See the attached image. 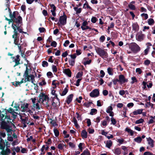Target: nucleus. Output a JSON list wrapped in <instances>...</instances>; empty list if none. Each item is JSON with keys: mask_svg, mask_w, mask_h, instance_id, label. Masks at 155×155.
Returning <instances> with one entry per match:
<instances>
[{"mask_svg": "<svg viewBox=\"0 0 155 155\" xmlns=\"http://www.w3.org/2000/svg\"><path fill=\"white\" fill-rule=\"evenodd\" d=\"M38 29L40 33H43L46 31L45 29L43 27H40Z\"/></svg>", "mask_w": 155, "mask_h": 155, "instance_id": "obj_56", "label": "nucleus"}, {"mask_svg": "<svg viewBox=\"0 0 155 155\" xmlns=\"http://www.w3.org/2000/svg\"><path fill=\"white\" fill-rule=\"evenodd\" d=\"M69 62L70 65L73 66L75 64V60L73 59L69 60Z\"/></svg>", "mask_w": 155, "mask_h": 155, "instance_id": "obj_41", "label": "nucleus"}, {"mask_svg": "<svg viewBox=\"0 0 155 155\" xmlns=\"http://www.w3.org/2000/svg\"><path fill=\"white\" fill-rule=\"evenodd\" d=\"M5 114H6L5 116V117L4 118H3V119L5 120V121L6 122H7V124L8 125H9L8 124L9 123H11L12 124H13V125L15 127L14 124H13L12 123V122L11 121L12 120L10 118V117L9 116L7 115V114L6 113H5Z\"/></svg>", "mask_w": 155, "mask_h": 155, "instance_id": "obj_12", "label": "nucleus"}, {"mask_svg": "<svg viewBox=\"0 0 155 155\" xmlns=\"http://www.w3.org/2000/svg\"><path fill=\"white\" fill-rule=\"evenodd\" d=\"M111 124H112L113 125H114L116 123V120L113 117H112L111 118Z\"/></svg>", "mask_w": 155, "mask_h": 155, "instance_id": "obj_50", "label": "nucleus"}, {"mask_svg": "<svg viewBox=\"0 0 155 155\" xmlns=\"http://www.w3.org/2000/svg\"><path fill=\"white\" fill-rule=\"evenodd\" d=\"M87 133L85 130H83L81 133V136L83 138H86L87 137Z\"/></svg>", "mask_w": 155, "mask_h": 155, "instance_id": "obj_20", "label": "nucleus"}, {"mask_svg": "<svg viewBox=\"0 0 155 155\" xmlns=\"http://www.w3.org/2000/svg\"><path fill=\"white\" fill-rule=\"evenodd\" d=\"M42 65L43 67H48V64L47 61H44L42 62Z\"/></svg>", "mask_w": 155, "mask_h": 155, "instance_id": "obj_44", "label": "nucleus"}, {"mask_svg": "<svg viewBox=\"0 0 155 155\" xmlns=\"http://www.w3.org/2000/svg\"><path fill=\"white\" fill-rule=\"evenodd\" d=\"M52 106L54 107V108H56L57 106H58V103H55L54 101L53 100H52Z\"/></svg>", "mask_w": 155, "mask_h": 155, "instance_id": "obj_54", "label": "nucleus"}, {"mask_svg": "<svg viewBox=\"0 0 155 155\" xmlns=\"http://www.w3.org/2000/svg\"><path fill=\"white\" fill-rule=\"evenodd\" d=\"M5 147V143H0V149L2 150H4Z\"/></svg>", "mask_w": 155, "mask_h": 155, "instance_id": "obj_35", "label": "nucleus"}, {"mask_svg": "<svg viewBox=\"0 0 155 155\" xmlns=\"http://www.w3.org/2000/svg\"><path fill=\"white\" fill-rule=\"evenodd\" d=\"M39 102H41L44 106L47 107H49L50 106V105L48 103L49 101V97L48 96L43 93H41L39 95Z\"/></svg>", "mask_w": 155, "mask_h": 155, "instance_id": "obj_2", "label": "nucleus"}, {"mask_svg": "<svg viewBox=\"0 0 155 155\" xmlns=\"http://www.w3.org/2000/svg\"><path fill=\"white\" fill-rule=\"evenodd\" d=\"M130 50L134 54H136L140 50V48L136 43L134 42L129 46Z\"/></svg>", "mask_w": 155, "mask_h": 155, "instance_id": "obj_4", "label": "nucleus"}, {"mask_svg": "<svg viewBox=\"0 0 155 155\" xmlns=\"http://www.w3.org/2000/svg\"><path fill=\"white\" fill-rule=\"evenodd\" d=\"M95 49L97 54L104 59L105 60L108 57L107 52L104 49L97 47H95Z\"/></svg>", "mask_w": 155, "mask_h": 155, "instance_id": "obj_3", "label": "nucleus"}, {"mask_svg": "<svg viewBox=\"0 0 155 155\" xmlns=\"http://www.w3.org/2000/svg\"><path fill=\"white\" fill-rule=\"evenodd\" d=\"M39 85L40 86H42L45 85L46 84V83L45 82V79L43 78L41 82H40L39 83Z\"/></svg>", "mask_w": 155, "mask_h": 155, "instance_id": "obj_47", "label": "nucleus"}, {"mask_svg": "<svg viewBox=\"0 0 155 155\" xmlns=\"http://www.w3.org/2000/svg\"><path fill=\"white\" fill-rule=\"evenodd\" d=\"M150 63V60L147 59L146 60L144 63V64L146 65H149Z\"/></svg>", "mask_w": 155, "mask_h": 155, "instance_id": "obj_64", "label": "nucleus"}, {"mask_svg": "<svg viewBox=\"0 0 155 155\" xmlns=\"http://www.w3.org/2000/svg\"><path fill=\"white\" fill-rule=\"evenodd\" d=\"M87 153H89V150L87 149L84 151L81 155H87Z\"/></svg>", "mask_w": 155, "mask_h": 155, "instance_id": "obj_58", "label": "nucleus"}, {"mask_svg": "<svg viewBox=\"0 0 155 155\" xmlns=\"http://www.w3.org/2000/svg\"><path fill=\"white\" fill-rule=\"evenodd\" d=\"M83 75V72L82 71L79 72L78 73L76 76V78H81Z\"/></svg>", "mask_w": 155, "mask_h": 155, "instance_id": "obj_34", "label": "nucleus"}, {"mask_svg": "<svg viewBox=\"0 0 155 155\" xmlns=\"http://www.w3.org/2000/svg\"><path fill=\"white\" fill-rule=\"evenodd\" d=\"M12 131H11V134H12ZM8 134H7V135L8 136H10L9 137H8V140L9 141H13V137L11 136V134H9V133L10 132H9V133H8Z\"/></svg>", "mask_w": 155, "mask_h": 155, "instance_id": "obj_39", "label": "nucleus"}, {"mask_svg": "<svg viewBox=\"0 0 155 155\" xmlns=\"http://www.w3.org/2000/svg\"><path fill=\"white\" fill-rule=\"evenodd\" d=\"M5 110H6V112L7 111L8 112V113H10V114H12V113H15V114H18V113H16V112H15L14 111V110L11 107H10L8 110H6V109H5Z\"/></svg>", "mask_w": 155, "mask_h": 155, "instance_id": "obj_28", "label": "nucleus"}, {"mask_svg": "<svg viewBox=\"0 0 155 155\" xmlns=\"http://www.w3.org/2000/svg\"><path fill=\"white\" fill-rule=\"evenodd\" d=\"M105 39V37L104 35H102L99 38V41L100 42H103L104 41Z\"/></svg>", "mask_w": 155, "mask_h": 155, "instance_id": "obj_48", "label": "nucleus"}, {"mask_svg": "<svg viewBox=\"0 0 155 155\" xmlns=\"http://www.w3.org/2000/svg\"><path fill=\"white\" fill-rule=\"evenodd\" d=\"M72 122H73L74 123V124L75 126L77 128H78L79 127V126L78 123L75 117H73V119H72Z\"/></svg>", "mask_w": 155, "mask_h": 155, "instance_id": "obj_26", "label": "nucleus"}, {"mask_svg": "<svg viewBox=\"0 0 155 155\" xmlns=\"http://www.w3.org/2000/svg\"><path fill=\"white\" fill-rule=\"evenodd\" d=\"M112 142L110 140H108L106 141V147L110 149L112 145Z\"/></svg>", "mask_w": 155, "mask_h": 155, "instance_id": "obj_21", "label": "nucleus"}, {"mask_svg": "<svg viewBox=\"0 0 155 155\" xmlns=\"http://www.w3.org/2000/svg\"><path fill=\"white\" fill-rule=\"evenodd\" d=\"M63 72L69 77H71V72L69 68L64 70Z\"/></svg>", "mask_w": 155, "mask_h": 155, "instance_id": "obj_17", "label": "nucleus"}, {"mask_svg": "<svg viewBox=\"0 0 155 155\" xmlns=\"http://www.w3.org/2000/svg\"><path fill=\"white\" fill-rule=\"evenodd\" d=\"M21 25L17 26V27H15L16 28V30L18 31L19 33H22V29L21 28Z\"/></svg>", "mask_w": 155, "mask_h": 155, "instance_id": "obj_45", "label": "nucleus"}, {"mask_svg": "<svg viewBox=\"0 0 155 155\" xmlns=\"http://www.w3.org/2000/svg\"><path fill=\"white\" fill-rule=\"evenodd\" d=\"M132 81L131 82V84H133L135 82H137V80L136 78L135 77H132L131 78Z\"/></svg>", "mask_w": 155, "mask_h": 155, "instance_id": "obj_43", "label": "nucleus"}, {"mask_svg": "<svg viewBox=\"0 0 155 155\" xmlns=\"http://www.w3.org/2000/svg\"><path fill=\"white\" fill-rule=\"evenodd\" d=\"M141 17H144V20H146L148 18V15L146 13H142L141 14Z\"/></svg>", "mask_w": 155, "mask_h": 155, "instance_id": "obj_49", "label": "nucleus"}, {"mask_svg": "<svg viewBox=\"0 0 155 155\" xmlns=\"http://www.w3.org/2000/svg\"><path fill=\"white\" fill-rule=\"evenodd\" d=\"M28 106L29 104L28 103H26L25 104H22L21 106V108L22 109L21 111L25 112L28 111Z\"/></svg>", "mask_w": 155, "mask_h": 155, "instance_id": "obj_16", "label": "nucleus"}, {"mask_svg": "<svg viewBox=\"0 0 155 155\" xmlns=\"http://www.w3.org/2000/svg\"><path fill=\"white\" fill-rule=\"evenodd\" d=\"M67 16L64 12L63 15L60 16L59 18V21L61 24L64 25L67 23Z\"/></svg>", "mask_w": 155, "mask_h": 155, "instance_id": "obj_7", "label": "nucleus"}, {"mask_svg": "<svg viewBox=\"0 0 155 155\" xmlns=\"http://www.w3.org/2000/svg\"><path fill=\"white\" fill-rule=\"evenodd\" d=\"M30 78H31V82L34 85H35V84L34 83V81H35V77L33 75H30Z\"/></svg>", "mask_w": 155, "mask_h": 155, "instance_id": "obj_38", "label": "nucleus"}, {"mask_svg": "<svg viewBox=\"0 0 155 155\" xmlns=\"http://www.w3.org/2000/svg\"><path fill=\"white\" fill-rule=\"evenodd\" d=\"M11 153V150L9 148L3 150L0 152V155H9Z\"/></svg>", "mask_w": 155, "mask_h": 155, "instance_id": "obj_13", "label": "nucleus"}, {"mask_svg": "<svg viewBox=\"0 0 155 155\" xmlns=\"http://www.w3.org/2000/svg\"><path fill=\"white\" fill-rule=\"evenodd\" d=\"M119 82L120 84H122L128 82V79H126L124 75L123 74H120L119 76Z\"/></svg>", "mask_w": 155, "mask_h": 155, "instance_id": "obj_8", "label": "nucleus"}, {"mask_svg": "<svg viewBox=\"0 0 155 155\" xmlns=\"http://www.w3.org/2000/svg\"><path fill=\"white\" fill-rule=\"evenodd\" d=\"M103 3L105 5H109L110 4L111 2L110 0H104Z\"/></svg>", "mask_w": 155, "mask_h": 155, "instance_id": "obj_46", "label": "nucleus"}, {"mask_svg": "<svg viewBox=\"0 0 155 155\" xmlns=\"http://www.w3.org/2000/svg\"><path fill=\"white\" fill-rule=\"evenodd\" d=\"M68 91V89L67 87L65 88L61 93H60V94L61 96L65 95Z\"/></svg>", "mask_w": 155, "mask_h": 155, "instance_id": "obj_27", "label": "nucleus"}, {"mask_svg": "<svg viewBox=\"0 0 155 155\" xmlns=\"http://www.w3.org/2000/svg\"><path fill=\"white\" fill-rule=\"evenodd\" d=\"M13 23H12V27L13 28V26L15 28L17 26L21 25L22 23V18L20 16H18L17 18H16L13 19Z\"/></svg>", "mask_w": 155, "mask_h": 155, "instance_id": "obj_5", "label": "nucleus"}, {"mask_svg": "<svg viewBox=\"0 0 155 155\" xmlns=\"http://www.w3.org/2000/svg\"><path fill=\"white\" fill-rule=\"evenodd\" d=\"M97 20V19L96 17H92L91 19V21L92 23H95L96 22Z\"/></svg>", "mask_w": 155, "mask_h": 155, "instance_id": "obj_53", "label": "nucleus"}, {"mask_svg": "<svg viewBox=\"0 0 155 155\" xmlns=\"http://www.w3.org/2000/svg\"><path fill=\"white\" fill-rule=\"evenodd\" d=\"M147 140L148 142V144L150 145L151 147L153 148L154 147V140L151 137H149L147 138Z\"/></svg>", "mask_w": 155, "mask_h": 155, "instance_id": "obj_19", "label": "nucleus"}, {"mask_svg": "<svg viewBox=\"0 0 155 155\" xmlns=\"http://www.w3.org/2000/svg\"><path fill=\"white\" fill-rule=\"evenodd\" d=\"M57 148L59 150H62L63 149V143H59V144L57 146Z\"/></svg>", "mask_w": 155, "mask_h": 155, "instance_id": "obj_51", "label": "nucleus"}, {"mask_svg": "<svg viewBox=\"0 0 155 155\" xmlns=\"http://www.w3.org/2000/svg\"><path fill=\"white\" fill-rule=\"evenodd\" d=\"M74 10L76 12V14H78L80 13L82 11V8H78V7L74 8Z\"/></svg>", "mask_w": 155, "mask_h": 155, "instance_id": "obj_24", "label": "nucleus"}, {"mask_svg": "<svg viewBox=\"0 0 155 155\" xmlns=\"http://www.w3.org/2000/svg\"><path fill=\"white\" fill-rule=\"evenodd\" d=\"M5 117V115L1 113V111L0 110V117L1 118V123L0 128L2 129L5 130L7 132L9 133L13 131L12 126L9 125L7 124V122L6 123L4 119H3V118Z\"/></svg>", "mask_w": 155, "mask_h": 155, "instance_id": "obj_1", "label": "nucleus"}, {"mask_svg": "<svg viewBox=\"0 0 155 155\" xmlns=\"http://www.w3.org/2000/svg\"><path fill=\"white\" fill-rule=\"evenodd\" d=\"M88 131L89 134H92L94 133V129H91V128H89L88 129Z\"/></svg>", "mask_w": 155, "mask_h": 155, "instance_id": "obj_59", "label": "nucleus"}, {"mask_svg": "<svg viewBox=\"0 0 155 155\" xmlns=\"http://www.w3.org/2000/svg\"><path fill=\"white\" fill-rule=\"evenodd\" d=\"M128 7L131 10H135L136 9V7L135 5L131 4H130L128 5Z\"/></svg>", "mask_w": 155, "mask_h": 155, "instance_id": "obj_37", "label": "nucleus"}, {"mask_svg": "<svg viewBox=\"0 0 155 155\" xmlns=\"http://www.w3.org/2000/svg\"><path fill=\"white\" fill-rule=\"evenodd\" d=\"M100 94L99 91L98 89H95L93 90L90 94V96L91 97H97L99 96Z\"/></svg>", "mask_w": 155, "mask_h": 155, "instance_id": "obj_9", "label": "nucleus"}, {"mask_svg": "<svg viewBox=\"0 0 155 155\" xmlns=\"http://www.w3.org/2000/svg\"><path fill=\"white\" fill-rule=\"evenodd\" d=\"M148 23L150 25H152L154 24V21L153 19L150 18L148 20Z\"/></svg>", "mask_w": 155, "mask_h": 155, "instance_id": "obj_29", "label": "nucleus"}, {"mask_svg": "<svg viewBox=\"0 0 155 155\" xmlns=\"http://www.w3.org/2000/svg\"><path fill=\"white\" fill-rule=\"evenodd\" d=\"M145 35L142 33L141 31L140 33H137L136 36L137 40L139 41H141L144 39Z\"/></svg>", "mask_w": 155, "mask_h": 155, "instance_id": "obj_10", "label": "nucleus"}, {"mask_svg": "<svg viewBox=\"0 0 155 155\" xmlns=\"http://www.w3.org/2000/svg\"><path fill=\"white\" fill-rule=\"evenodd\" d=\"M107 73L109 75H112L113 74V69L112 68L109 67L107 69Z\"/></svg>", "mask_w": 155, "mask_h": 155, "instance_id": "obj_25", "label": "nucleus"}, {"mask_svg": "<svg viewBox=\"0 0 155 155\" xmlns=\"http://www.w3.org/2000/svg\"><path fill=\"white\" fill-rule=\"evenodd\" d=\"M20 105L18 104H15V106L14 107V108H16L15 109V111H18L20 109L19 107Z\"/></svg>", "mask_w": 155, "mask_h": 155, "instance_id": "obj_60", "label": "nucleus"}, {"mask_svg": "<svg viewBox=\"0 0 155 155\" xmlns=\"http://www.w3.org/2000/svg\"><path fill=\"white\" fill-rule=\"evenodd\" d=\"M143 109H139L134 111L132 113L130 114V116L132 117H134L135 116L134 115L140 114L142 113Z\"/></svg>", "mask_w": 155, "mask_h": 155, "instance_id": "obj_11", "label": "nucleus"}, {"mask_svg": "<svg viewBox=\"0 0 155 155\" xmlns=\"http://www.w3.org/2000/svg\"><path fill=\"white\" fill-rule=\"evenodd\" d=\"M150 48L149 46H147V48L144 51V55H147L148 54Z\"/></svg>", "mask_w": 155, "mask_h": 155, "instance_id": "obj_33", "label": "nucleus"}, {"mask_svg": "<svg viewBox=\"0 0 155 155\" xmlns=\"http://www.w3.org/2000/svg\"><path fill=\"white\" fill-rule=\"evenodd\" d=\"M53 71L55 73L57 71V69L56 66L55 65H53L52 66Z\"/></svg>", "mask_w": 155, "mask_h": 155, "instance_id": "obj_55", "label": "nucleus"}, {"mask_svg": "<svg viewBox=\"0 0 155 155\" xmlns=\"http://www.w3.org/2000/svg\"><path fill=\"white\" fill-rule=\"evenodd\" d=\"M45 145H43L41 149V154L44 155L45 154Z\"/></svg>", "mask_w": 155, "mask_h": 155, "instance_id": "obj_40", "label": "nucleus"}, {"mask_svg": "<svg viewBox=\"0 0 155 155\" xmlns=\"http://www.w3.org/2000/svg\"><path fill=\"white\" fill-rule=\"evenodd\" d=\"M73 97V94H71L67 97L66 102L68 104H69L72 101Z\"/></svg>", "mask_w": 155, "mask_h": 155, "instance_id": "obj_18", "label": "nucleus"}, {"mask_svg": "<svg viewBox=\"0 0 155 155\" xmlns=\"http://www.w3.org/2000/svg\"><path fill=\"white\" fill-rule=\"evenodd\" d=\"M63 134L65 136L64 137V138H67L69 137V134H67V131L65 130H64L63 131Z\"/></svg>", "mask_w": 155, "mask_h": 155, "instance_id": "obj_57", "label": "nucleus"}, {"mask_svg": "<svg viewBox=\"0 0 155 155\" xmlns=\"http://www.w3.org/2000/svg\"><path fill=\"white\" fill-rule=\"evenodd\" d=\"M13 29H14L13 32L14 34L12 36V38L14 39L19 38V34L18 32L16 30V28L13 26Z\"/></svg>", "mask_w": 155, "mask_h": 155, "instance_id": "obj_14", "label": "nucleus"}, {"mask_svg": "<svg viewBox=\"0 0 155 155\" xmlns=\"http://www.w3.org/2000/svg\"><path fill=\"white\" fill-rule=\"evenodd\" d=\"M91 60L90 59L88 61H87L84 62L83 63V64L84 65H86L87 64H90L91 63Z\"/></svg>", "mask_w": 155, "mask_h": 155, "instance_id": "obj_52", "label": "nucleus"}, {"mask_svg": "<svg viewBox=\"0 0 155 155\" xmlns=\"http://www.w3.org/2000/svg\"><path fill=\"white\" fill-rule=\"evenodd\" d=\"M11 58H12L13 59L12 61L15 62V63L13 66L14 68L21 64L20 63L21 59L20 58V56L19 55H17L15 57H12Z\"/></svg>", "mask_w": 155, "mask_h": 155, "instance_id": "obj_6", "label": "nucleus"}, {"mask_svg": "<svg viewBox=\"0 0 155 155\" xmlns=\"http://www.w3.org/2000/svg\"><path fill=\"white\" fill-rule=\"evenodd\" d=\"M20 119L21 121V123L23 124L26 123L27 122V121L28 120V119L26 117H25V118H22V116L20 115Z\"/></svg>", "mask_w": 155, "mask_h": 155, "instance_id": "obj_36", "label": "nucleus"}, {"mask_svg": "<svg viewBox=\"0 0 155 155\" xmlns=\"http://www.w3.org/2000/svg\"><path fill=\"white\" fill-rule=\"evenodd\" d=\"M97 112V110L96 109L93 108L91 110V111L90 112V114L91 115H93L96 114Z\"/></svg>", "mask_w": 155, "mask_h": 155, "instance_id": "obj_31", "label": "nucleus"}, {"mask_svg": "<svg viewBox=\"0 0 155 155\" xmlns=\"http://www.w3.org/2000/svg\"><path fill=\"white\" fill-rule=\"evenodd\" d=\"M142 139L140 137H138L137 138L134 139L135 141L138 143H140L141 142Z\"/></svg>", "mask_w": 155, "mask_h": 155, "instance_id": "obj_30", "label": "nucleus"}, {"mask_svg": "<svg viewBox=\"0 0 155 155\" xmlns=\"http://www.w3.org/2000/svg\"><path fill=\"white\" fill-rule=\"evenodd\" d=\"M113 109L112 107L111 106H109L107 108L106 111L107 113H109L110 111H112Z\"/></svg>", "mask_w": 155, "mask_h": 155, "instance_id": "obj_62", "label": "nucleus"}, {"mask_svg": "<svg viewBox=\"0 0 155 155\" xmlns=\"http://www.w3.org/2000/svg\"><path fill=\"white\" fill-rule=\"evenodd\" d=\"M132 30L135 31H138L139 29V26L137 22H135L133 24Z\"/></svg>", "mask_w": 155, "mask_h": 155, "instance_id": "obj_15", "label": "nucleus"}, {"mask_svg": "<svg viewBox=\"0 0 155 155\" xmlns=\"http://www.w3.org/2000/svg\"><path fill=\"white\" fill-rule=\"evenodd\" d=\"M144 120L142 118H140V119L136 120L135 122L136 124H140L143 123L144 122Z\"/></svg>", "mask_w": 155, "mask_h": 155, "instance_id": "obj_42", "label": "nucleus"}, {"mask_svg": "<svg viewBox=\"0 0 155 155\" xmlns=\"http://www.w3.org/2000/svg\"><path fill=\"white\" fill-rule=\"evenodd\" d=\"M112 82L114 85H116L117 84V82H119V81L117 78H116L112 80Z\"/></svg>", "mask_w": 155, "mask_h": 155, "instance_id": "obj_63", "label": "nucleus"}, {"mask_svg": "<svg viewBox=\"0 0 155 155\" xmlns=\"http://www.w3.org/2000/svg\"><path fill=\"white\" fill-rule=\"evenodd\" d=\"M16 14L18 15V12L17 11H14L13 12L12 14V13L11 14V13L10 14H9V16L10 18H12L13 19L16 18Z\"/></svg>", "mask_w": 155, "mask_h": 155, "instance_id": "obj_22", "label": "nucleus"}, {"mask_svg": "<svg viewBox=\"0 0 155 155\" xmlns=\"http://www.w3.org/2000/svg\"><path fill=\"white\" fill-rule=\"evenodd\" d=\"M114 152L115 154L117 155H120L121 153V150L119 147L115 149Z\"/></svg>", "mask_w": 155, "mask_h": 155, "instance_id": "obj_23", "label": "nucleus"}, {"mask_svg": "<svg viewBox=\"0 0 155 155\" xmlns=\"http://www.w3.org/2000/svg\"><path fill=\"white\" fill-rule=\"evenodd\" d=\"M57 43L55 41H53L51 42V45L54 47H56L57 46Z\"/></svg>", "mask_w": 155, "mask_h": 155, "instance_id": "obj_61", "label": "nucleus"}, {"mask_svg": "<svg viewBox=\"0 0 155 155\" xmlns=\"http://www.w3.org/2000/svg\"><path fill=\"white\" fill-rule=\"evenodd\" d=\"M53 130L55 136L57 137H58L59 134V132L58 130L57 129L54 128Z\"/></svg>", "mask_w": 155, "mask_h": 155, "instance_id": "obj_32", "label": "nucleus"}]
</instances>
